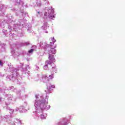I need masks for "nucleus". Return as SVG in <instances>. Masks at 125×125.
Wrapping results in <instances>:
<instances>
[{
  "instance_id": "0eeeda50",
  "label": "nucleus",
  "mask_w": 125,
  "mask_h": 125,
  "mask_svg": "<svg viewBox=\"0 0 125 125\" xmlns=\"http://www.w3.org/2000/svg\"><path fill=\"white\" fill-rule=\"evenodd\" d=\"M43 117H44V116H43V115H41V118L42 119L43 118Z\"/></svg>"
},
{
  "instance_id": "423d86ee",
  "label": "nucleus",
  "mask_w": 125,
  "mask_h": 125,
  "mask_svg": "<svg viewBox=\"0 0 125 125\" xmlns=\"http://www.w3.org/2000/svg\"><path fill=\"white\" fill-rule=\"evenodd\" d=\"M51 87L53 88H54V87H55V86H54V85H52L51 86Z\"/></svg>"
},
{
  "instance_id": "6e6552de",
  "label": "nucleus",
  "mask_w": 125,
  "mask_h": 125,
  "mask_svg": "<svg viewBox=\"0 0 125 125\" xmlns=\"http://www.w3.org/2000/svg\"><path fill=\"white\" fill-rule=\"evenodd\" d=\"M2 64V62H1V61H0V65H1Z\"/></svg>"
},
{
  "instance_id": "7ed1b4c3",
  "label": "nucleus",
  "mask_w": 125,
  "mask_h": 125,
  "mask_svg": "<svg viewBox=\"0 0 125 125\" xmlns=\"http://www.w3.org/2000/svg\"><path fill=\"white\" fill-rule=\"evenodd\" d=\"M44 78L46 80H47V81H49V78L47 77V76H44Z\"/></svg>"
},
{
  "instance_id": "9d476101",
  "label": "nucleus",
  "mask_w": 125,
  "mask_h": 125,
  "mask_svg": "<svg viewBox=\"0 0 125 125\" xmlns=\"http://www.w3.org/2000/svg\"><path fill=\"white\" fill-rule=\"evenodd\" d=\"M30 44V43H29V42H28V44Z\"/></svg>"
},
{
  "instance_id": "39448f33",
  "label": "nucleus",
  "mask_w": 125,
  "mask_h": 125,
  "mask_svg": "<svg viewBox=\"0 0 125 125\" xmlns=\"http://www.w3.org/2000/svg\"><path fill=\"white\" fill-rule=\"evenodd\" d=\"M51 41H53L54 42H55L56 41L54 40V38H51Z\"/></svg>"
},
{
  "instance_id": "f03ea898",
  "label": "nucleus",
  "mask_w": 125,
  "mask_h": 125,
  "mask_svg": "<svg viewBox=\"0 0 125 125\" xmlns=\"http://www.w3.org/2000/svg\"><path fill=\"white\" fill-rule=\"evenodd\" d=\"M52 79H53V74H51L49 76V79L52 80Z\"/></svg>"
},
{
  "instance_id": "1a4fd4ad",
  "label": "nucleus",
  "mask_w": 125,
  "mask_h": 125,
  "mask_svg": "<svg viewBox=\"0 0 125 125\" xmlns=\"http://www.w3.org/2000/svg\"><path fill=\"white\" fill-rule=\"evenodd\" d=\"M38 13H40V12H38Z\"/></svg>"
},
{
  "instance_id": "f257e3e1",
  "label": "nucleus",
  "mask_w": 125,
  "mask_h": 125,
  "mask_svg": "<svg viewBox=\"0 0 125 125\" xmlns=\"http://www.w3.org/2000/svg\"><path fill=\"white\" fill-rule=\"evenodd\" d=\"M48 59H49L50 61H46L45 63L47 64L45 65L44 66V67H46V66H47V65L51 64V62H52V61H54V60H55V59H54L53 57H51V55H49Z\"/></svg>"
},
{
  "instance_id": "20e7f679",
  "label": "nucleus",
  "mask_w": 125,
  "mask_h": 125,
  "mask_svg": "<svg viewBox=\"0 0 125 125\" xmlns=\"http://www.w3.org/2000/svg\"><path fill=\"white\" fill-rule=\"evenodd\" d=\"M33 51H34V49H31L29 51H28V52L29 53H32V52H33Z\"/></svg>"
}]
</instances>
